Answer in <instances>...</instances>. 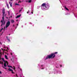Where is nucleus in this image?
Masks as SVG:
<instances>
[{"instance_id": "1", "label": "nucleus", "mask_w": 77, "mask_h": 77, "mask_svg": "<svg viewBox=\"0 0 77 77\" xmlns=\"http://www.w3.org/2000/svg\"><path fill=\"white\" fill-rule=\"evenodd\" d=\"M57 52H55L53 53H52L50 55H48L47 57H46L45 59H53V58H54L55 56H56V55H55V54H57Z\"/></svg>"}, {"instance_id": "2", "label": "nucleus", "mask_w": 77, "mask_h": 77, "mask_svg": "<svg viewBox=\"0 0 77 77\" xmlns=\"http://www.w3.org/2000/svg\"><path fill=\"white\" fill-rule=\"evenodd\" d=\"M2 13H3V17L2 18V19L3 20L2 21L3 22H4V21H5V18H4V17L5 16V10H2Z\"/></svg>"}, {"instance_id": "3", "label": "nucleus", "mask_w": 77, "mask_h": 77, "mask_svg": "<svg viewBox=\"0 0 77 77\" xmlns=\"http://www.w3.org/2000/svg\"><path fill=\"white\" fill-rule=\"evenodd\" d=\"M10 24L11 22H10V21H8L6 23V28H8L10 26Z\"/></svg>"}, {"instance_id": "4", "label": "nucleus", "mask_w": 77, "mask_h": 77, "mask_svg": "<svg viewBox=\"0 0 77 77\" xmlns=\"http://www.w3.org/2000/svg\"><path fill=\"white\" fill-rule=\"evenodd\" d=\"M8 70L9 71H11V73L12 74H14V70H13V69H11L10 68H9V69H8Z\"/></svg>"}, {"instance_id": "5", "label": "nucleus", "mask_w": 77, "mask_h": 77, "mask_svg": "<svg viewBox=\"0 0 77 77\" xmlns=\"http://www.w3.org/2000/svg\"><path fill=\"white\" fill-rule=\"evenodd\" d=\"M49 7H50V6H49V5L48 4H46V5H45V8H49Z\"/></svg>"}, {"instance_id": "6", "label": "nucleus", "mask_w": 77, "mask_h": 77, "mask_svg": "<svg viewBox=\"0 0 77 77\" xmlns=\"http://www.w3.org/2000/svg\"><path fill=\"white\" fill-rule=\"evenodd\" d=\"M4 66L5 67H6V63H8V61H5V62H4Z\"/></svg>"}, {"instance_id": "7", "label": "nucleus", "mask_w": 77, "mask_h": 77, "mask_svg": "<svg viewBox=\"0 0 77 77\" xmlns=\"http://www.w3.org/2000/svg\"><path fill=\"white\" fill-rule=\"evenodd\" d=\"M46 5V4H45V3H43L42 4V7H45V5Z\"/></svg>"}, {"instance_id": "8", "label": "nucleus", "mask_w": 77, "mask_h": 77, "mask_svg": "<svg viewBox=\"0 0 77 77\" xmlns=\"http://www.w3.org/2000/svg\"><path fill=\"white\" fill-rule=\"evenodd\" d=\"M1 23H2L1 25V27H2V26H3V22L2 20H1Z\"/></svg>"}, {"instance_id": "9", "label": "nucleus", "mask_w": 77, "mask_h": 77, "mask_svg": "<svg viewBox=\"0 0 77 77\" xmlns=\"http://www.w3.org/2000/svg\"><path fill=\"white\" fill-rule=\"evenodd\" d=\"M11 23H14L15 22V21H14V20H11Z\"/></svg>"}, {"instance_id": "10", "label": "nucleus", "mask_w": 77, "mask_h": 77, "mask_svg": "<svg viewBox=\"0 0 77 77\" xmlns=\"http://www.w3.org/2000/svg\"><path fill=\"white\" fill-rule=\"evenodd\" d=\"M21 15L20 14V15L17 16V17H16V18H20V17H21Z\"/></svg>"}, {"instance_id": "11", "label": "nucleus", "mask_w": 77, "mask_h": 77, "mask_svg": "<svg viewBox=\"0 0 77 77\" xmlns=\"http://www.w3.org/2000/svg\"><path fill=\"white\" fill-rule=\"evenodd\" d=\"M6 38H7V40H8V41H9V42H10V40L9 39V38H8V37L7 36V37H6Z\"/></svg>"}, {"instance_id": "12", "label": "nucleus", "mask_w": 77, "mask_h": 77, "mask_svg": "<svg viewBox=\"0 0 77 77\" xmlns=\"http://www.w3.org/2000/svg\"><path fill=\"white\" fill-rule=\"evenodd\" d=\"M5 58L6 59H8V57L6 56V55H5Z\"/></svg>"}, {"instance_id": "13", "label": "nucleus", "mask_w": 77, "mask_h": 77, "mask_svg": "<svg viewBox=\"0 0 77 77\" xmlns=\"http://www.w3.org/2000/svg\"><path fill=\"white\" fill-rule=\"evenodd\" d=\"M7 6L8 9H9V5H8V3L6 4Z\"/></svg>"}, {"instance_id": "14", "label": "nucleus", "mask_w": 77, "mask_h": 77, "mask_svg": "<svg viewBox=\"0 0 77 77\" xmlns=\"http://www.w3.org/2000/svg\"><path fill=\"white\" fill-rule=\"evenodd\" d=\"M2 60H3V61L4 62H6V61L5 60L4 58H2Z\"/></svg>"}, {"instance_id": "15", "label": "nucleus", "mask_w": 77, "mask_h": 77, "mask_svg": "<svg viewBox=\"0 0 77 77\" xmlns=\"http://www.w3.org/2000/svg\"><path fill=\"white\" fill-rule=\"evenodd\" d=\"M0 64H2V65H3V62H2L1 61H0Z\"/></svg>"}, {"instance_id": "16", "label": "nucleus", "mask_w": 77, "mask_h": 77, "mask_svg": "<svg viewBox=\"0 0 77 77\" xmlns=\"http://www.w3.org/2000/svg\"><path fill=\"white\" fill-rule=\"evenodd\" d=\"M32 2V0H29L28 1V3H31Z\"/></svg>"}, {"instance_id": "17", "label": "nucleus", "mask_w": 77, "mask_h": 77, "mask_svg": "<svg viewBox=\"0 0 77 77\" xmlns=\"http://www.w3.org/2000/svg\"><path fill=\"white\" fill-rule=\"evenodd\" d=\"M13 69L14 70H15V67L14 66H13Z\"/></svg>"}, {"instance_id": "18", "label": "nucleus", "mask_w": 77, "mask_h": 77, "mask_svg": "<svg viewBox=\"0 0 77 77\" xmlns=\"http://www.w3.org/2000/svg\"><path fill=\"white\" fill-rule=\"evenodd\" d=\"M1 54H2V53L0 52V58H1Z\"/></svg>"}, {"instance_id": "19", "label": "nucleus", "mask_w": 77, "mask_h": 77, "mask_svg": "<svg viewBox=\"0 0 77 77\" xmlns=\"http://www.w3.org/2000/svg\"><path fill=\"white\" fill-rule=\"evenodd\" d=\"M8 15H10V11H8Z\"/></svg>"}, {"instance_id": "20", "label": "nucleus", "mask_w": 77, "mask_h": 77, "mask_svg": "<svg viewBox=\"0 0 77 77\" xmlns=\"http://www.w3.org/2000/svg\"><path fill=\"white\" fill-rule=\"evenodd\" d=\"M12 2H11V3L10 4V6H11V7H12Z\"/></svg>"}, {"instance_id": "21", "label": "nucleus", "mask_w": 77, "mask_h": 77, "mask_svg": "<svg viewBox=\"0 0 77 77\" xmlns=\"http://www.w3.org/2000/svg\"><path fill=\"white\" fill-rule=\"evenodd\" d=\"M15 5H17V6H19V5H20L18 4H17V3H16L15 4Z\"/></svg>"}, {"instance_id": "22", "label": "nucleus", "mask_w": 77, "mask_h": 77, "mask_svg": "<svg viewBox=\"0 0 77 77\" xmlns=\"http://www.w3.org/2000/svg\"><path fill=\"white\" fill-rule=\"evenodd\" d=\"M5 23L6 22H5V21L4 23H3V25H5Z\"/></svg>"}, {"instance_id": "23", "label": "nucleus", "mask_w": 77, "mask_h": 77, "mask_svg": "<svg viewBox=\"0 0 77 77\" xmlns=\"http://www.w3.org/2000/svg\"><path fill=\"white\" fill-rule=\"evenodd\" d=\"M66 9L67 10V11H69V9H68V8H66Z\"/></svg>"}, {"instance_id": "24", "label": "nucleus", "mask_w": 77, "mask_h": 77, "mask_svg": "<svg viewBox=\"0 0 77 77\" xmlns=\"http://www.w3.org/2000/svg\"><path fill=\"white\" fill-rule=\"evenodd\" d=\"M27 14H29V11H27Z\"/></svg>"}, {"instance_id": "25", "label": "nucleus", "mask_w": 77, "mask_h": 77, "mask_svg": "<svg viewBox=\"0 0 77 77\" xmlns=\"http://www.w3.org/2000/svg\"><path fill=\"white\" fill-rule=\"evenodd\" d=\"M3 68H4V69H7V68L4 67H3Z\"/></svg>"}, {"instance_id": "26", "label": "nucleus", "mask_w": 77, "mask_h": 77, "mask_svg": "<svg viewBox=\"0 0 77 77\" xmlns=\"http://www.w3.org/2000/svg\"><path fill=\"white\" fill-rule=\"evenodd\" d=\"M11 66H8V67H10V68L11 67Z\"/></svg>"}, {"instance_id": "27", "label": "nucleus", "mask_w": 77, "mask_h": 77, "mask_svg": "<svg viewBox=\"0 0 77 77\" xmlns=\"http://www.w3.org/2000/svg\"><path fill=\"white\" fill-rule=\"evenodd\" d=\"M11 60L12 62H13V61H14V60H12V59H11Z\"/></svg>"}, {"instance_id": "28", "label": "nucleus", "mask_w": 77, "mask_h": 77, "mask_svg": "<svg viewBox=\"0 0 77 77\" xmlns=\"http://www.w3.org/2000/svg\"><path fill=\"white\" fill-rule=\"evenodd\" d=\"M64 8L65 9H66V5H65L64 6Z\"/></svg>"}, {"instance_id": "29", "label": "nucleus", "mask_w": 77, "mask_h": 77, "mask_svg": "<svg viewBox=\"0 0 77 77\" xmlns=\"http://www.w3.org/2000/svg\"><path fill=\"white\" fill-rule=\"evenodd\" d=\"M21 11H22V10L21 9L19 11V12H21Z\"/></svg>"}, {"instance_id": "30", "label": "nucleus", "mask_w": 77, "mask_h": 77, "mask_svg": "<svg viewBox=\"0 0 77 77\" xmlns=\"http://www.w3.org/2000/svg\"><path fill=\"white\" fill-rule=\"evenodd\" d=\"M21 1H19V2H18V3H21Z\"/></svg>"}, {"instance_id": "31", "label": "nucleus", "mask_w": 77, "mask_h": 77, "mask_svg": "<svg viewBox=\"0 0 77 77\" xmlns=\"http://www.w3.org/2000/svg\"><path fill=\"white\" fill-rule=\"evenodd\" d=\"M60 67H62V66L61 65H60Z\"/></svg>"}, {"instance_id": "32", "label": "nucleus", "mask_w": 77, "mask_h": 77, "mask_svg": "<svg viewBox=\"0 0 77 77\" xmlns=\"http://www.w3.org/2000/svg\"><path fill=\"white\" fill-rule=\"evenodd\" d=\"M11 2H9V4H10V5H11Z\"/></svg>"}, {"instance_id": "33", "label": "nucleus", "mask_w": 77, "mask_h": 77, "mask_svg": "<svg viewBox=\"0 0 77 77\" xmlns=\"http://www.w3.org/2000/svg\"><path fill=\"white\" fill-rule=\"evenodd\" d=\"M0 74H2V72L1 71H0Z\"/></svg>"}, {"instance_id": "34", "label": "nucleus", "mask_w": 77, "mask_h": 77, "mask_svg": "<svg viewBox=\"0 0 77 77\" xmlns=\"http://www.w3.org/2000/svg\"><path fill=\"white\" fill-rule=\"evenodd\" d=\"M8 62L7 63V65H8Z\"/></svg>"}, {"instance_id": "35", "label": "nucleus", "mask_w": 77, "mask_h": 77, "mask_svg": "<svg viewBox=\"0 0 77 77\" xmlns=\"http://www.w3.org/2000/svg\"><path fill=\"white\" fill-rule=\"evenodd\" d=\"M11 68H12V69H13V67L11 66Z\"/></svg>"}, {"instance_id": "36", "label": "nucleus", "mask_w": 77, "mask_h": 77, "mask_svg": "<svg viewBox=\"0 0 77 77\" xmlns=\"http://www.w3.org/2000/svg\"><path fill=\"white\" fill-rule=\"evenodd\" d=\"M6 18H7V19H8V17H6Z\"/></svg>"}, {"instance_id": "37", "label": "nucleus", "mask_w": 77, "mask_h": 77, "mask_svg": "<svg viewBox=\"0 0 77 77\" xmlns=\"http://www.w3.org/2000/svg\"><path fill=\"white\" fill-rule=\"evenodd\" d=\"M1 30H3V28H2L1 29Z\"/></svg>"}, {"instance_id": "38", "label": "nucleus", "mask_w": 77, "mask_h": 77, "mask_svg": "<svg viewBox=\"0 0 77 77\" xmlns=\"http://www.w3.org/2000/svg\"><path fill=\"white\" fill-rule=\"evenodd\" d=\"M2 30L1 29L0 31V32H2Z\"/></svg>"}, {"instance_id": "39", "label": "nucleus", "mask_w": 77, "mask_h": 77, "mask_svg": "<svg viewBox=\"0 0 77 77\" xmlns=\"http://www.w3.org/2000/svg\"><path fill=\"white\" fill-rule=\"evenodd\" d=\"M11 55H12V53H11Z\"/></svg>"}, {"instance_id": "40", "label": "nucleus", "mask_w": 77, "mask_h": 77, "mask_svg": "<svg viewBox=\"0 0 77 77\" xmlns=\"http://www.w3.org/2000/svg\"><path fill=\"white\" fill-rule=\"evenodd\" d=\"M0 43L1 45H2V43L1 42Z\"/></svg>"}, {"instance_id": "41", "label": "nucleus", "mask_w": 77, "mask_h": 77, "mask_svg": "<svg viewBox=\"0 0 77 77\" xmlns=\"http://www.w3.org/2000/svg\"><path fill=\"white\" fill-rule=\"evenodd\" d=\"M4 51H6V49H4Z\"/></svg>"}, {"instance_id": "42", "label": "nucleus", "mask_w": 77, "mask_h": 77, "mask_svg": "<svg viewBox=\"0 0 77 77\" xmlns=\"http://www.w3.org/2000/svg\"><path fill=\"white\" fill-rule=\"evenodd\" d=\"M1 49H2V50H3V48H1Z\"/></svg>"}, {"instance_id": "43", "label": "nucleus", "mask_w": 77, "mask_h": 77, "mask_svg": "<svg viewBox=\"0 0 77 77\" xmlns=\"http://www.w3.org/2000/svg\"><path fill=\"white\" fill-rule=\"evenodd\" d=\"M14 26H15V25H13V27H14Z\"/></svg>"}, {"instance_id": "44", "label": "nucleus", "mask_w": 77, "mask_h": 77, "mask_svg": "<svg viewBox=\"0 0 77 77\" xmlns=\"http://www.w3.org/2000/svg\"><path fill=\"white\" fill-rule=\"evenodd\" d=\"M31 13L32 14H33V12H31Z\"/></svg>"}, {"instance_id": "45", "label": "nucleus", "mask_w": 77, "mask_h": 77, "mask_svg": "<svg viewBox=\"0 0 77 77\" xmlns=\"http://www.w3.org/2000/svg\"><path fill=\"white\" fill-rule=\"evenodd\" d=\"M44 69V68H42V69Z\"/></svg>"}, {"instance_id": "46", "label": "nucleus", "mask_w": 77, "mask_h": 77, "mask_svg": "<svg viewBox=\"0 0 77 77\" xmlns=\"http://www.w3.org/2000/svg\"><path fill=\"white\" fill-rule=\"evenodd\" d=\"M41 66H43V65H41Z\"/></svg>"}, {"instance_id": "47", "label": "nucleus", "mask_w": 77, "mask_h": 77, "mask_svg": "<svg viewBox=\"0 0 77 77\" xmlns=\"http://www.w3.org/2000/svg\"><path fill=\"white\" fill-rule=\"evenodd\" d=\"M2 67H3H3H4V66H2Z\"/></svg>"}, {"instance_id": "48", "label": "nucleus", "mask_w": 77, "mask_h": 77, "mask_svg": "<svg viewBox=\"0 0 77 77\" xmlns=\"http://www.w3.org/2000/svg\"><path fill=\"white\" fill-rule=\"evenodd\" d=\"M23 9V8H22L21 9V10H22V9Z\"/></svg>"}, {"instance_id": "49", "label": "nucleus", "mask_w": 77, "mask_h": 77, "mask_svg": "<svg viewBox=\"0 0 77 77\" xmlns=\"http://www.w3.org/2000/svg\"><path fill=\"white\" fill-rule=\"evenodd\" d=\"M23 9V8H22L21 9V10H22V9Z\"/></svg>"}, {"instance_id": "50", "label": "nucleus", "mask_w": 77, "mask_h": 77, "mask_svg": "<svg viewBox=\"0 0 77 77\" xmlns=\"http://www.w3.org/2000/svg\"><path fill=\"white\" fill-rule=\"evenodd\" d=\"M2 54H4V52H3V53H2Z\"/></svg>"}, {"instance_id": "51", "label": "nucleus", "mask_w": 77, "mask_h": 77, "mask_svg": "<svg viewBox=\"0 0 77 77\" xmlns=\"http://www.w3.org/2000/svg\"><path fill=\"white\" fill-rule=\"evenodd\" d=\"M17 74H16V76H17Z\"/></svg>"}, {"instance_id": "52", "label": "nucleus", "mask_w": 77, "mask_h": 77, "mask_svg": "<svg viewBox=\"0 0 77 77\" xmlns=\"http://www.w3.org/2000/svg\"><path fill=\"white\" fill-rule=\"evenodd\" d=\"M12 16H11V18H12Z\"/></svg>"}, {"instance_id": "53", "label": "nucleus", "mask_w": 77, "mask_h": 77, "mask_svg": "<svg viewBox=\"0 0 77 77\" xmlns=\"http://www.w3.org/2000/svg\"><path fill=\"white\" fill-rule=\"evenodd\" d=\"M5 54H7V53H6V52H5Z\"/></svg>"}, {"instance_id": "54", "label": "nucleus", "mask_w": 77, "mask_h": 77, "mask_svg": "<svg viewBox=\"0 0 77 77\" xmlns=\"http://www.w3.org/2000/svg\"><path fill=\"white\" fill-rule=\"evenodd\" d=\"M7 55H8V53H7Z\"/></svg>"}, {"instance_id": "55", "label": "nucleus", "mask_w": 77, "mask_h": 77, "mask_svg": "<svg viewBox=\"0 0 77 77\" xmlns=\"http://www.w3.org/2000/svg\"><path fill=\"white\" fill-rule=\"evenodd\" d=\"M7 48L8 50H9V49L8 48Z\"/></svg>"}, {"instance_id": "56", "label": "nucleus", "mask_w": 77, "mask_h": 77, "mask_svg": "<svg viewBox=\"0 0 77 77\" xmlns=\"http://www.w3.org/2000/svg\"><path fill=\"white\" fill-rule=\"evenodd\" d=\"M13 0H10V1H12Z\"/></svg>"}, {"instance_id": "57", "label": "nucleus", "mask_w": 77, "mask_h": 77, "mask_svg": "<svg viewBox=\"0 0 77 77\" xmlns=\"http://www.w3.org/2000/svg\"><path fill=\"white\" fill-rule=\"evenodd\" d=\"M17 26H18V24H17Z\"/></svg>"}, {"instance_id": "58", "label": "nucleus", "mask_w": 77, "mask_h": 77, "mask_svg": "<svg viewBox=\"0 0 77 77\" xmlns=\"http://www.w3.org/2000/svg\"><path fill=\"white\" fill-rule=\"evenodd\" d=\"M17 21H18V20H17Z\"/></svg>"}, {"instance_id": "59", "label": "nucleus", "mask_w": 77, "mask_h": 77, "mask_svg": "<svg viewBox=\"0 0 77 77\" xmlns=\"http://www.w3.org/2000/svg\"><path fill=\"white\" fill-rule=\"evenodd\" d=\"M6 14H5V16H6Z\"/></svg>"}, {"instance_id": "60", "label": "nucleus", "mask_w": 77, "mask_h": 77, "mask_svg": "<svg viewBox=\"0 0 77 77\" xmlns=\"http://www.w3.org/2000/svg\"><path fill=\"white\" fill-rule=\"evenodd\" d=\"M20 77H21V76H20Z\"/></svg>"}, {"instance_id": "61", "label": "nucleus", "mask_w": 77, "mask_h": 77, "mask_svg": "<svg viewBox=\"0 0 77 77\" xmlns=\"http://www.w3.org/2000/svg\"><path fill=\"white\" fill-rule=\"evenodd\" d=\"M9 35H10V34H9Z\"/></svg>"}, {"instance_id": "62", "label": "nucleus", "mask_w": 77, "mask_h": 77, "mask_svg": "<svg viewBox=\"0 0 77 77\" xmlns=\"http://www.w3.org/2000/svg\"><path fill=\"white\" fill-rule=\"evenodd\" d=\"M14 58L13 57V59Z\"/></svg>"}, {"instance_id": "63", "label": "nucleus", "mask_w": 77, "mask_h": 77, "mask_svg": "<svg viewBox=\"0 0 77 77\" xmlns=\"http://www.w3.org/2000/svg\"><path fill=\"white\" fill-rule=\"evenodd\" d=\"M0 60H1V59L0 58Z\"/></svg>"}, {"instance_id": "64", "label": "nucleus", "mask_w": 77, "mask_h": 77, "mask_svg": "<svg viewBox=\"0 0 77 77\" xmlns=\"http://www.w3.org/2000/svg\"><path fill=\"white\" fill-rule=\"evenodd\" d=\"M6 51H7V50Z\"/></svg>"}]
</instances>
